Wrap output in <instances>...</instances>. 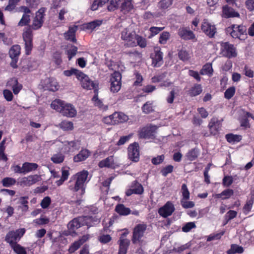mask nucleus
<instances>
[{
	"label": "nucleus",
	"instance_id": "nucleus-13",
	"mask_svg": "<svg viewBox=\"0 0 254 254\" xmlns=\"http://www.w3.org/2000/svg\"><path fill=\"white\" fill-rule=\"evenodd\" d=\"M201 28L202 31L209 38L214 37L216 33L215 25L212 24L206 19L202 22Z\"/></svg>",
	"mask_w": 254,
	"mask_h": 254
},
{
	"label": "nucleus",
	"instance_id": "nucleus-36",
	"mask_svg": "<svg viewBox=\"0 0 254 254\" xmlns=\"http://www.w3.org/2000/svg\"><path fill=\"white\" fill-rule=\"evenodd\" d=\"M225 137L227 141L231 143L239 142L242 138L241 135L232 133L227 134Z\"/></svg>",
	"mask_w": 254,
	"mask_h": 254
},
{
	"label": "nucleus",
	"instance_id": "nucleus-30",
	"mask_svg": "<svg viewBox=\"0 0 254 254\" xmlns=\"http://www.w3.org/2000/svg\"><path fill=\"white\" fill-rule=\"evenodd\" d=\"M24 174L36 170L38 165L35 163L25 162L23 164Z\"/></svg>",
	"mask_w": 254,
	"mask_h": 254
},
{
	"label": "nucleus",
	"instance_id": "nucleus-15",
	"mask_svg": "<svg viewBox=\"0 0 254 254\" xmlns=\"http://www.w3.org/2000/svg\"><path fill=\"white\" fill-rule=\"evenodd\" d=\"M128 158L135 162H137L139 159V146L136 143L129 145L128 147Z\"/></svg>",
	"mask_w": 254,
	"mask_h": 254
},
{
	"label": "nucleus",
	"instance_id": "nucleus-47",
	"mask_svg": "<svg viewBox=\"0 0 254 254\" xmlns=\"http://www.w3.org/2000/svg\"><path fill=\"white\" fill-rule=\"evenodd\" d=\"M30 21V15H26L23 14L20 20L18 23V25L19 26H23L28 25Z\"/></svg>",
	"mask_w": 254,
	"mask_h": 254
},
{
	"label": "nucleus",
	"instance_id": "nucleus-2",
	"mask_svg": "<svg viewBox=\"0 0 254 254\" xmlns=\"http://www.w3.org/2000/svg\"><path fill=\"white\" fill-rule=\"evenodd\" d=\"M99 222L100 218L97 216H82L70 221L67 225V227L69 233L73 236L76 234L75 231L81 226L86 225L89 227Z\"/></svg>",
	"mask_w": 254,
	"mask_h": 254
},
{
	"label": "nucleus",
	"instance_id": "nucleus-45",
	"mask_svg": "<svg viewBox=\"0 0 254 254\" xmlns=\"http://www.w3.org/2000/svg\"><path fill=\"white\" fill-rule=\"evenodd\" d=\"M173 0H161L158 4V6L161 9H165L172 5Z\"/></svg>",
	"mask_w": 254,
	"mask_h": 254
},
{
	"label": "nucleus",
	"instance_id": "nucleus-22",
	"mask_svg": "<svg viewBox=\"0 0 254 254\" xmlns=\"http://www.w3.org/2000/svg\"><path fill=\"white\" fill-rule=\"evenodd\" d=\"M221 126L220 122L216 118H212L208 125L210 131L213 135H215L218 132Z\"/></svg>",
	"mask_w": 254,
	"mask_h": 254
},
{
	"label": "nucleus",
	"instance_id": "nucleus-37",
	"mask_svg": "<svg viewBox=\"0 0 254 254\" xmlns=\"http://www.w3.org/2000/svg\"><path fill=\"white\" fill-rule=\"evenodd\" d=\"M131 188L134 190V193L137 194H141L144 191L142 186L136 181L132 183Z\"/></svg>",
	"mask_w": 254,
	"mask_h": 254
},
{
	"label": "nucleus",
	"instance_id": "nucleus-43",
	"mask_svg": "<svg viewBox=\"0 0 254 254\" xmlns=\"http://www.w3.org/2000/svg\"><path fill=\"white\" fill-rule=\"evenodd\" d=\"M178 92L179 89L178 87L172 89L166 98L167 102L169 104L173 103L175 95L178 94Z\"/></svg>",
	"mask_w": 254,
	"mask_h": 254
},
{
	"label": "nucleus",
	"instance_id": "nucleus-57",
	"mask_svg": "<svg viewBox=\"0 0 254 254\" xmlns=\"http://www.w3.org/2000/svg\"><path fill=\"white\" fill-rule=\"evenodd\" d=\"M174 169L173 166L171 165H168L165 167L162 168L160 171V173L164 177L167 176V175L173 172Z\"/></svg>",
	"mask_w": 254,
	"mask_h": 254
},
{
	"label": "nucleus",
	"instance_id": "nucleus-56",
	"mask_svg": "<svg viewBox=\"0 0 254 254\" xmlns=\"http://www.w3.org/2000/svg\"><path fill=\"white\" fill-rule=\"evenodd\" d=\"M235 93V88L234 86L228 88L224 93V96L227 99H231Z\"/></svg>",
	"mask_w": 254,
	"mask_h": 254
},
{
	"label": "nucleus",
	"instance_id": "nucleus-58",
	"mask_svg": "<svg viewBox=\"0 0 254 254\" xmlns=\"http://www.w3.org/2000/svg\"><path fill=\"white\" fill-rule=\"evenodd\" d=\"M142 112L145 114H149L153 111L152 104L150 102H147L142 107Z\"/></svg>",
	"mask_w": 254,
	"mask_h": 254
},
{
	"label": "nucleus",
	"instance_id": "nucleus-29",
	"mask_svg": "<svg viewBox=\"0 0 254 254\" xmlns=\"http://www.w3.org/2000/svg\"><path fill=\"white\" fill-rule=\"evenodd\" d=\"M95 95L92 98V101L94 102L95 106L98 107L101 109L106 110L107 109V106L104 105L102 101L98 99V89L94 90Z\"/></svg>",
	"mask_w": 254,
	"mask_h": 254
},
{
	"label": "nucleus",
	"instance_id": "nucleus-18",
	"mask_svg": "<svg viewBox=\"0 0 254 254\" xmlns=\"http://www.w3.org/2000/svg\"><path fill=\"white\" fill-rule=\"evenodd\" d=\"M178 34L181 38L185 40H189L195 38V35L193 32L186 27L179 28Z\"/></svg>",
	"mask_w": 254,
	"mask_h": 254
},
{
	"label": "nucleus",
	"instance_id": "nucleus-24",
	"mask_svg": "<svg viewBox=\"0 0 254 254\" xmlns=\"http://www.w3.org/2000/svg\"><path fill=\"white\" fill-rule=\"evenodd\" d=\"M90 152L86 149L81 150L79 152L73 157L75 162H79L85 160L90 155Z\"/></svg>",
	"mask_w": 254,
	"mask_h": 254
},
{
	"label": "nucleus",
	"instance_id": "nucleus-7",
	"mask_svg": "<svg viewBox=\"0 0 254 254\" xmlns=\"http://www.w3.org/2000/svg\"><path fill=\"white\" fill-rule=\"evenodd\" d=\"M45 11L46 8L42 7L36 12V16L33 20L32 24L28 28H30L31 30V29L36 30L42 27L44 22V13Z\"/></svg>",
	"mask_w": 254,
	"mask_h": 254
},
{
	"label": "nucleus",
	"instance_id": "nucleus-48",
	"mask_svg": "<svg viewBox=\"0 0 254 254\" xmlns=\"http://www.w3.org/2000/svg\"><path fill=\"white\" fill-rule=\"evenodd\" d=\"M60 127L64 130H71L73 128V124L71 122L64 121L61 122Z\"/></svg>",
	"mask_w": 254,
	"mask_h": 254
},
{
	"label": "nucleus",
	"instance_id": "nucleus-19",
	"mask_svg": "<svg viewBox=\"0 0 254 254\" xmlns=\"http://www.w3.org/2000/svg\"><path fill=\"white\" fill-rule=\"evenodd\" d=\"M152 65L155 67L160 66L163 63V53L158 48L154 50V55L152 57Z\"/></svg>",
	"mask_w": 254,
	"mask_h": 254
},
{
	"label": "nucleus",
	"instance_id": "nucleus-34",
	"mask_svg": "<svg viewBox=\"0 0 254 254\" xmlns=\"http://www.w3.org/2000/svg\"><path fill=\"white\" fill-rule=\"evenodd\" d=\"M65 103L59 99H57L53 101L51 104V107L53 109L62 113V110L64 108Z\"/></svg>",
	"mask_w": 254,
	"mask_h": 254
},
{
	"label": "nucleus",
	"instance_id": "nucleus-12",
	"mask_svg": "<svg viewBox=\"0 0 254 254\" xmlns=\"http://www.w3.org/2000/svg\"><path fill=\"white\" fill-rule=\"evenodd\" d=\"M121 38L123 40L127 42V45L130 47L136 46L135 32H130L127 28H125L121 32Z\"/></svg>",
	"mask_w": 254,
	"mask_h": 254
},
{
	"label": "nucleus",
	"instance_id": "nucleus-63",
	"mask_svg": "<svg viewBox=\"0 0 254 254\" xmlns=\"http://www.w3.org/2000/svg\"><path fill=\"white\" fill-rule=\"evenodd\" d=\"M82 245V243H80L79 241L75 242L72 244L69 249V252L70 253H74L75 251L78 249Z\"/></svg>",
	"mask_w": 254,
	"mask_h": 254
},
{
	"label": "nucleus",
	"instance_id": "nucleus-59",
	"mask_svg": "<svg viewBox=\"0 0 254 254\" xmlns=\"http://www.w3.org/2000/svg\"><path fill=\"white\" fill-rule=\"evenodd\" d=\"M188 199H181V204L184 208H192L194 206V203L192 201H188Z\"/></svg>",
	"mask_w": 254,
	"mask_h": 254
},
{
	"label": "nucleus",
	"instance_id": "nucleus-10",
	"mask_svg": "<svg viewBox=\"0 0 254 254\" xmlns=\"http://www.w3.org/2000/svg\"><path fill=\"white\" fill-rule=\"evenodd\" d=\"M246 31V28L243 25H232L226 28L227 34H230L234 38H239Z\"/></svg>",
	"mask_w": 254,
	"mask_h": 254
},
{
	"label": "nucleus",
	"instance_id": "nucleus-39",
	"mask_svg": "<svg viewBox=\"0 0 254 254\" xmlns=\"http://www.w3.org/2000/svg\"><path fill=\"white\" fill-rule=\"evenodd\" d=\"M101 20H96L84 24V27L86 29L93 30L102 24Z\"/></svg>",
	"mask_w": 254,
	"mask_h": 254
},
{
	"label": "nucleus",
	"instance_id": "nucleus-31",
	"mask_svg": "<svg viewBox=\"0 0 254 254\" xmlns=\"http://www.w3.org/2000/svg\"><path fill=\"white\" fill-rule=\"evenodd\" d=\"M234 194V190L232 189H227L224 190L220 193L216 194L215 197L217 198H221L222 199L230 198Z\"/></svg>",
	"mask_w": 254,
	"mask_h": 254
},
{
	"label": "nucleus",
	"instance_id": "nucleus-50",
	"mask_svg": "<svg viewBox=\"0 0 254 254\" xmlns=\"http://www.w3.org/2000/svg\"><path fill=\"white\" fill-rule=\"evenodd\" d=\"M11 248L17 254H26L25 248L18 244L11 246Z\"/></svg>",
	"mask_w": 254,
	"mask_h": 254
},
{
	"label": "nucleus",
	"instance_id": "nucleus-23",
	"mask_svg": "<svg viewBox=\"0 0 254 254\" xmlns=\"http://www.w3.org/2000/svg\"><path fill=\"white\" fill-rule=\"evenodd\" d=\"M118 243L119 244L118 254H127V250L130 244V241L128 239L121 237Z\"/></svg>",
	"mask_w": 254,
	"mask_h": 254
},
{
	"label": "nucleus",
	"instance_id": "nucleus-1",
	"mask_svg": "<svg viewBox=\"0 0 254 254\" xmlns=\"http://www.w3.org/2000/svg\"><path fill=\"white\" fill-rule=\"evenodd\" d=\"M88 175V171L83 170L73 176L68 182V189L73 192H79L80 196L83 195Z\"/></svg>",
	"mask_w": 254,
	"mask_h": 254
},
{
	"label": "nucleus",
	"instance_id": "nucleus-62",
	"mask_svg": "<svg viewBox=\"0 0 254 254\" xmlns=\"http://www.w3.org/2000/svg\"><path fill=\"white\" fill-rule=\"evenodd\" d=\"M77 51V48L76 46H73L71 48L67 51L66 54L68 55L69 60H70L73 57H74Z\"/></svg>",
	"mask_w": 254,
	"mask_h": 254
},
{
	"label": "nucleus",
	"instance_id": "nucleus-61",
	"mask_svg": "<svg viewBox=\"0 0 254 254\" xmlns=\"http://www.w3.org/2000/svg\"><path fill=\"white\" fill-rule=\"evenodd\" d=\"M99 241L102 244H107L112 240V237L109 235H102L98 237Z\"/></svg>",
	"mask_w": 254,
	"mask_h": 254
},
{
	"label": "nucleus",
	"instance_id": "nucleus-25",
	"mask_svg": "<svg viewBox=\"0 0 254 254\" xmlns=\"http://www.w3.org/2000/svg\"><path fill=\"white\" fill-rule=\"evenodd\" d=\"M77 29V26L74 25L73 26H70L68 30L64 33L65 38L72 42L75 43L76 39L75 37V34Z\"/></svg>",
	"mask_w": 254,
	"mask_h": 254
},
{
	"label": "nucleus",
	"instance_id": "nucleus-5",
	"mask_svg": "<svg viewBox=\"0 0 254 254\" xmlns=\"http://www.w3.org/2000/svg\"><path fill=\"white\" fill-rule=\"evenodd\" d=\"M157 128L158 127L155 125H147L138 130V137L144 139L153 138L155 137Z\"/></svg>",
	"mask_w": 254,
	"mask_h": 254
},
{
	"label": "nucleus",
	"instance_id": "nucleus-16",
	"mask_svg": "<svg viewBox=\"0 0 254 254\" xmlns=\"http://www.w3.org/2000/svg\"><path fill=\"white\" fill-rule=\"evenodd\" d=\"M23 38L25 42L26 54L29 55L33 47L32 34V31L30 28H27V30L24 32Z\"/></svg>",
	"mask_w": 254,
	"mask_h": 254
},
{
	"label": "nucleus",
	"instance_id": "nucleus-33",
	"mask_svg": "<svg viewBox=\"0 0 254 254\" xmlns=\"http://www.w3.org/2000/svg\"><path fill=\"white\" fill-rule=\"evenodd\" d=\"M116 211L121 215H127L131 211L129 208L125 207L123 204H119L116 206Z\"/></svg>",
	"mask_w": 254,
	"mask_h": 254
},
{
	"label": "nucleus",
	"instance_id": "nucleus-38",
	"mask_svg": "<svg viewBox=\"0 0 254 254\" xmlns=\"http://www.w3.org/2000/svg\"><path fill=\"white\" fill-rule=\"evenodd\" d=\"M213 69L211 64L207 63L204 65L200 71L201 75H209L211 76L212 74Z\"/></svg>",
	"mask_w": 254,
	"mask_h": 254
},
{
	"label": "nucleus",
	"instance_id": "nucleus-17",
	"mask_svg": "<svg viewBox=\"0 0 254 254\" xmlns=\"http://www.w3.org/2000/svg\"><path fill=\"white\" fill-rule=\"evenodd\" d=\"M40 180V176L38 175H30L27 177L23 178L19 184L22 186H30Z\"/></svg>",
	"mask_w": 254,
	"mask_h": 254
},
{
	"label": "nucleus",
	"instance_id": "nucleus-53",
	"mask_svg": "<svg viewBox=\"0 0 254 254\" xmlns=\"http://www.w3.org/2000/svg\"><path fill=\"white\" fill-rule=\"evenodd\" d=\"M183 198L182 199H189L190 198V192L185 184H183L181 188Z\"/></svg>",
	"mask_w": 254,
	"mask_h": 254
},
{
	"label": "nucleus",
	"instance_id": "nucleus-52",
	"mask_svg": "<svg viewBox=\"0 0 254 254\" xmlns=\"http://www.w3.org/2000/svg\"><path fill=\"white\" fill-rule=\"evenodd\" d=\"M234 180L231 176H225L223 179L222 184L224 187H229L233 183Z\"/></svg>",
	"mask_w": 254,
	"mask_h": 254
},
{
	"label": "nucleus",
	"instance_id": "nucleus-9",
	"mask_svg": "<svg viewBox=\"0 0 254 254\" xmlns=\"http://www.w3.org/2000/svg\"><path fill=\"white\" fill-rule=\"evenodd\" d=\"M122 75L118 71L114 72L111 75L110 78L111 91L113 93L118 92L121 87Z\"/></svg>",
	"mask_w": 254,
	"mask_h": 254
},
{
	"label": "nucleus",
	"instance_id": "nucleus-54",
	"mask_svg": "<svg viewBox=\"0 0 254 254\" xmlns=\"http://www.w3.org/2000/svg\"><path fill=\"white\" fill-rule=\"evenodd\" d=\"M136 41V45H137L141 48H144L146 47V40L144 38H143L141 36H140L136 34L135 41Z\"/></svg>",
	"mask_w": 254,
	"mask_h": 254
},
{
	"label": "nucleus",
	"instance_id": "nucleus-42",
	"mask_svg": "<svg viewBox=\"0 0 254 254\" xmlns=\"http://www.w3.org/2000/svg\"><path fill=\"white\" fill-rule=\"evenodd\" d=\"M16 182V181L15 179L10 177L4 178L1 181L3 186L5 187H10L14 185Z\"/></svg>",
	"mask_w": 254,
	"mask_h": 254
},
{
	"label": "nucleus",
	"instance_id": "nucleus-35",
	"mask_svg": "<svg viewBox=\"0 0 254 254\" xmlns=\"http://www.w3.org/2000/svg\"><path fill=\"white\" fill-rule=\"evenodd\" d=\"M202 91V87L200 84H194L189 90V95L194 97L199 95Z\"/></svg>",
	"mask_w": 254,
	"mask_h": 254
},
{
	"label": "nucleus",
	"instance_id": "nucleus-28",
	"mask_svg": "<svg viewBox=\"0 0 254 254\" xmlns=\"http://www.w3.org/2000/svg\"><path fill=\"white\" fill-rule=\"evenodd\" d=\"M20 54V47L18 45L12 46L9 51V55L11 59H18Z\"/></svg>",
	"mask_w": 254,
	"mask_h": 254
},
{
	"label": "nucleus",
	"instance_id": "nucleus-44",
	"mask_svg": "<svg viewBox=\"0 0 254 254\" xmlns=\"http://www.w3.org/2000/svg\"><path fill=\"white\" fill-rule=\"evenodd\" d=\"M243 248L236 244H232L231 249L228 251L229 254L239 253L241 254L243 252Z\"/></svg>",
	"mask_w": 254,
	"mask_h": 254
},
{
	"label": "nucleus",
	"instance_id": "nucleus-11",
	"mask_svg": "<svg viewBox=\"0 0 254 254\" xmlns=\"http://www.w3.org/2000/svg\"><path fill=\"white\" fill-rule=\"evenodd\" d=\"M78 79L80 81L83 88L89 90L97 89L98 83L97 81H92L89 77L82 72V74H80V77Z\"/></svg>",
	"mask_w": 254,
	"mask_h": 254
},
{
	"label": "nucleus",
	"instance_id": "nucleus-46",
	"mask_svg": "<svg viewBox=\"0 0 254 254\" xmlns=\"http://www.w3.org/2000/svg\"><path fill=\"white\" fill-rule=\"evenodd\" d=\"M64 155L61 153H57L54 154L53 156L51 157V160L55 163H61L63 162L64 160Z\"/></svg>",
	"mask_w": 254,
	"mask_h": 254
},
{
	"label": "nucleus",
	"instance_id": "nucleus-32",
	"mask_svg": "<svg viewBox=\"0 0 254 254\" xmlns=\"http://www.w3.org/2000/svg\"><path fill=\"white\" fill-rule=\"evenodd\" d=\"M28 197H21L19 198L18 200V204H19L18 206V209H21V211L25 213L28 210V206L27 205L28 201H27Z\"/></svg>",
	"mask_w": 254,
	"mask_h": 254
},
{
	"label": "nucleus",
	"instance_id": "nucleus-60",
	"mask_svg": "<svg viewBox=\"0 0 254 254\" xmlns=\"http://www.w3.org/2000/svg\"><path fill=\"white\" fill-rule=\"evenodd\" d=\"M164 158V155H158L156 157H153L151 159V162L153 165H159L163 162Z\"/></svg>",
	"mask_w": 254,
	"mask_h": 254
},
{
	"label": "nucleus",
	"instance_id": "nucleus-4",
	"mask_svg": "<svg viewBox=\"0 0 254 254\" xmlns=\"http://www.w3.org/2000/svg\"><path fill=\"white\" fill-rule=\"evenodd\" d=\"M147 225L145 224H139L135 226L133 230L132 242L133 244H138L141 247L146 245V242L142 239L146 230Z\"/></svg>",
	"mask_w": 254,
	"mask_h": 254
},
{
	"label": "nucleus",
	"instance_id": "nucleus-26",
	"mask_svg": "<svg viewBox=\"0 0 254 254\" xmlns=\"http://www.w3.org/2000/svg\"><path fill=\"white\" fill-rule=\"evenodd\" d=\"M112 117L114 120L115 125L123 123L128 120L127 116L122 112H115L112 115Z\"/></svg>",
	"mask_w": 254,
	"mask_h": 254
},
{
	"label": "nucleus",
	"instance_id": "nucleus-3",
	"mask_svg": "<svg viewBox=\"0 0 254 254\" xmlns=\"http://www.w3.org/2000/svg\"><path fill=\"white\" fill-rule=\"evenodd\" d=\"M133 8L131 0H111L108 6L109 11H114L119 8L125 14L130 12Z\"/></svg>",
	"mask_w": 254,
	"mask_h": 254
},
{
	"label": "nucleus",
	"instance_id": "nucleus-27",
	"mask_svg": "<svg viewBox=\"0 0 254 254\" xmlns=\"http://www.w3.org/2000/svg\"><path fill=\"white\" fill-rule=\"evenodd\" d=\"M98 166L100 168H114L115 165L113 157L112 156H111L105 159L101 160V161L99 162Z\"/></svg>",
	"mask_w": 254,
	"mask_h": 254
},
{
	"label": "nucleus",
	"instance_id": "nucleus-40",
	"mask_svg": "<svg viewBox=\"0 0 254 254\" xmlns=\"http://www.w3.org/2000/svg\"><path fill=\"white\" fill-rule=\"evenodd\" d=\"M10 82H11V84H12V87L13 93L15 94H18L22 88L21 84H19L17 80L15 78L11 79Z\"/></svg>",
	"mask_w": 254,
	"mask_h": 254
},
{
	"label": "nucleus",
	"instance_id": "nucleus-20",
	"mask_svg": "<svg viewBox=\"0 0 254 254\" xmlns=\"http://www.w3.org/2000/svg\"><path fill=\"white\" fill-rule=\"evenodd\" d=\"M61 114L67 117H73L76 115V110L72 105L65 103Z\"/></svg>",
	"mask_w": 254,
	"mask_h": 254
},
{
	"label": "nucleus",
	"instance_id": "nucleus-41",
	"mask_svg": "<svg viewBox=\"0 0 254 254\" xmlns=\"http://www.w3.org/2000/svg\"><path fill=\"white\" fill-rule=\"evenodd\" d=\"M64 74L67 76L75 75L78 79V78L80 77V74H82V72L75 68H71L70 70H64Z\"/></svg>",
	"mask_w": 254,
	"mask_h": 254
},
{
	"label": "nucleus",
	"instance_id": "nucleus-51",
	"mask_svg": "<svg viewBox=\"0 0 254 254\" xmlns=\"http://www.w3.org/2000/svg\"><path fill=\"white\" fill-rule=\"evenodd\" d=\"M198 155V150L196 149H192L187 153V156L189 160L193 161L197 157Z\"/></svg>",
	"mask_w": 254,
	"mask_h": 254
},
{
	"label": "nucleus",
	"instance_id": "nucleus-21",
	"mask_svg": "<svg viewBox=\"0 0 254 254\" xmlns=\"http://www.w3.org/2000/svg\"><path fill=\"white\" fill-rule=\"evenodd\" d=\"M222 17L228 18L230 17H239V13L235 11V10L229 6L228 5H224L223 6Z\"/></svg>",
	"mask_w": 254,
	"mask_h": 254
},
{
	"label": "nucleus",
	"instance_id": "nucleus-64",
	"mask_svg": "<svg viewBox=\"0 0 254 254\" xmlns=\"http://www.w3.org/2000/svg\"><path fill=\"white\" fill-rule=\"evenodd\" d=\"M51 202V198L49 196L45 197L41 202V207L44 208H47L49 205L50 204Z\"/></svg>",
	"mask_w": 254,
	"mask_h": 254
},
{
	"label": "nucleus",
	"instance_id": "nucleus-6",
	"mask_svg": "<svg viewBox=\"0 0 254 254\" xmlns=\"http://www.w3.org/2000/svg\"><path fill=\"white\" fill-rule=\"evenodd\" d=\"M25 232L24 228L16 230L15 231H10L6 235L5 240L11 246L17 244Z\"/></svg>",
	"mask_w": 254,
	"mask_h": 254
},
{
	"label": "nucleus",
	"instance_id": "nucleus-55",
	"mask_svg": "<svg viewBox=\"0 0 254 254\" xmlns=\"http://www.w3.org/2000/svg\"><path fill=\"white\" fill-rule=\"evenodd\" d=\"M195 227L196 225L194 222H188L182 227V231L184 232L187 233L190 232L192 229L195 228Z\"/></svg>",
	"mask_w": 254,
	"mask_h": 254
},
{
	"label": "nucleus",
	"instance_id": "nucleus-14",
	"mask_svg": "<svg viewBox=\"0 0 254 254\" xmlns=\"http://www.w3.org/2000/svg\"><path fill=\"white\" fill-rule=\"evenodd\" d=\"M175 210L174 205L171 201H167L164 205L158 209L159 214L163 218L171 216Z\"/></svg>",
	"mask_w": 254,
	"mask_h": 254
},
{
	"label": "nucleus",
	"instance_id": "nucleus-49",
	"mask_svg": "<svg viewBox=\"0 0 254 254\" xmlns=\"http://www.w3.org/2000/svg\"><path fill=\"white\" fill-rule=\"evenodd\" d=\"M170 36L168 32H163L160 35L159 42L161 44H165Z\"/></svg>",
	"mask_w": 254,
	"mask_h": 254
},
{
	"label": "nucleus",
	"instance_id": "nucleus-8",
	"mask_svg": "<svg viewBox=\"0 0 254 254\" xmlns=\"http://www.w3.org/2000/svg\"><path fill=\"white\" fill-rule=\"evenodd\" d=\"M221 54L223 56L231 58L237 56L236 49L234 45L228 42H222L221 43Z\"/></svg>",
	"mask_w": 254,
	"mask_h": 254
}]
</instances>
